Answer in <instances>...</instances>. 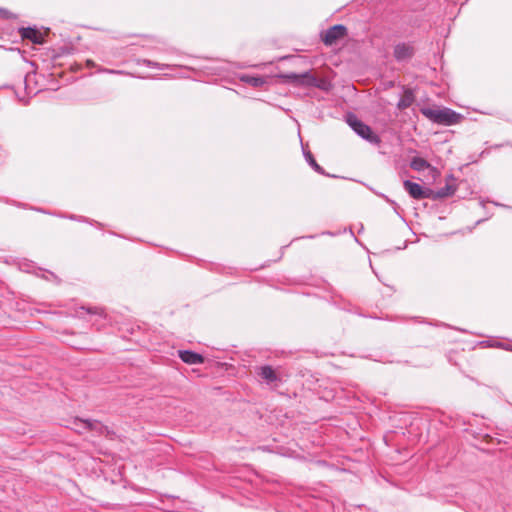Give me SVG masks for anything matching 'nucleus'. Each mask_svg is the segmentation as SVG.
Returning a JSON list of instances; mask_svg holds the SVG:
<instances>
[{
  "instance_id": "obj_1",
  "label": "nucleus",
  "mask_w": 512,
  "mask_h": 512,
  "mask_svg": "<svg viewBox=\"0 0 512 512\" xmlns=\"http://www.w3.org/2000/svg\"><path fill=\"white\" fill-rule=\"evenodd\" d=\"M421 113L433 123L450 126L460 122L462 115L450 108H429L421 109Z\"/></svg>"
},
{
  "instance_id": "obj_2",
  "label": "nucleus",
  "mask_w": 512,
  "mask_h": 512,
  "mask_svg": "<svg viewBox=\"0 0 512 512\" xmlns=\"http://www.w3.org/2000/svg\"><path fill=\"white\" fill-rule=\"evenodd\" d=\"M278 78L282 79L284 83H289L299 87H316L323 88V81L315 77L310 71H306L301 74L297 73H285L279 74Z\"/></svg>"
},
{
  "instance_id": "obj_3",
  "label": "nucleus",
  "mask_w": 512,
  "mask_h": 512,
  "mask_svg": "<svg viewBox=\"0 0 512 512\" xmlns=\"http://www.w3.org/2000/svg\"><path fill=\"white\" fill-rule=\"evenodd\" d=\"M347 123L352 130L364 140L371 144L380 143L379 136L372 131L371 127L359 120L354 114H349L347 116Z\"/></svg>"
},
{
  "instance_id": "obj_4",
  "label": "nucleus",
  "mask_w": 512,
  "mask_h": 512,
  "mask_svg": "<svg viewBox=\"0 0 512 512\" xmlns=\"http://www.w3.org/2000/svg\"><path fill=\"white\" fill-rule=\"evenodd\" d=\"M415 52L413 42H399L393 48V57L399 63L408 62L414 57Z\"/></svg>"
},
{
  "instance_id": "obj_5",
  "label": "nucleus",
  "mask_w": 512,
  "mask_h": 512,
  "mask_svg": "<svg viewBox=\"0 0 512 512\" xmlns=\"http://www.w3.org/2000/svg\"><path fill=\"white\" fill-rule=\"evenodd\" d=\"M347 35V28L342 24H336L330 28H328L323 36L322 40L325 45H333L338 40L344 38Z\"/></svg>"
},
{
  "instance_id": "obj_6",
  "label": "nucleus",
  "mask_w": 512,
  "mask_h": 512,
  "mask_svg": "<svg viewBox=\"0 0 512 512\" xmlns=\"http://www.w3.org/2000/svg\"><path fill=\"white\" fill-rule=\"evenodd\" d=\"M403 186L413 199L421 200L432 197V190L424 189L418 183L412 182L410 180H405L403 182Z\"/></svg>"
},
{
  "instance_id": "obj_7",
  "label": "nucleus",
  "mask_w": 512,
  "mask_h": 512,
  "mask_svg": "<svg viewBox=\"0 0 512 512\" xmlns=\"http://www.w3.org/2000/svg\"><path fill=\"white\" fill-rule=\"evenodd\" d=\"M102 428L103 425L97 420H83L76 418L73 421V429L80 434L90 430L101 432Z\"/></svg>"
},
{
  "instance_id": "obj_8",
  "label": "nucleus",
  "mask_w": 512,
  "mask_h": 512,
  "mask_svg": "<svg viewBox=\"0 0 512 512\" xmlns=\"http://www.w3.org/2000/svg\"><path fill=\"white\" fill-rule=\"evenodd\" d=\"M257 375L268 385L279 381L276 371L270 365H263L256 369Z\"/></svg>"
},
{
  "instance_id": "obj_9",
  "label": "nucleus",
  "mask_w": 512,
  "mask_h": 512,
  "mask_svg": "<svg viewBox=\"0 0 512 512\" xmlns=\"http://www.w3.org/2000/svg\"><path fill=\"white\" fill-rule=\"evenodd\" d=\"M178 356L184 363L189 365L204 363V357L201 354L191 350H179Z\"/></svg>"
},
{
  "instance_id": "obj_10",
  "label": "nucleus",
  "mask_w": 512,
  "mask_h": 512,
  "mask_svg": "<svg viewBox=\"0 0 512 512\" xmlns=\"http://www.w3.org/2000/svg\"><path fill=\"white\" fill-rule=\"evenodd\" d=\"M19 33L23 39H28L34 44H42L43 43V35L36 28L32 27H22L19 29Z\"/></svg>"
},
{
  "instance_id": "obj_11",
  "label": "nucleus",
  "mask_w": 512,
  "mask_h": 512,
  "mask_svg": "<svg viewBox=\"0 0 512 512\" xmlns=\"http://www.w3.org/2000/svg\"><path fill=\"white\" fill-rule=\"evenodd\" d=\"M449 180L454 181L455 180L454 176L449 175L447 178V181H449ZM455 192H456V186L454 184L447 182L444 187L439 188L435 192L434 198L435 199H443V198L450 197V196L454 195Z\"/></svg>"
},
{
  "instance_id": "obj_12",
  "label": "nucleus",
  "mask_w": 512,
  "mask_h": 512,
  "mask_svg": "<svg viewBox=\"0 0 512 512\" xmlns=\"http://www.w3.org/2000/svg\"><path fill=\"white\" fill-rule=\"evenodd\" d=\"M239 80L241 82H244L252 87H255V88H258V87H262L265 83H266V80L264 77L262 76H258V75H248V74H241L239 75Z\"/></svg>"
},
{
  "instance_id": "obj_13",
  "label": "nucleus",
  "mask_w": 512,
  "mask_h": 512,
  "mask_svg": "<svg viewBox=\"0 0 512 512\" xmlns=\"http://www.w3.org/2000/svg\"><path fill=\"white\" fill-rule=\"evenodd\" d=\"M303 155L305 157V160L308 162V164L312 167V169L321 174V175H326V176H329L325 171L324 169L316 162L314 156L312 155V153L308 150H305L303 148Z\"/></svg>"
},
{
  "instance_id": "obj_14",
  "label": "nucleus",
  "mask_w": 512,
  "mask_h": 512,
  "mask_svg": "<svg viewBox=\"0 0 512 512\" xmlns=\"http://www.w3.org/2000/svg\"><path fill=\"white\" fill-rule=\"evenodd\" d=\"M410 167L417 172L424 171L430 167V163L421 157H413L410 161Z\"/></svg>"
},
{
  "instance_id": "obj_15",
  "label": "nucleus",
  "mask_w": 512,
  "mask_h": 512,
  "mask_svg": "<svg viewBox=\"0 0 512 512\" xmlns=\"http://www.w3.org/2000/svg\"><path fill=\"white\" fill-rule=\"evenodd\" d=\"M137 64L145 65V66L151 67V68H158V69H165V68L170 67V65H168V64H160L158 62H154V61H151L148 59H138Z\"/></svg>"
},
{
  "instance_id": "obj_16",
  "label": "nucleus",
  "mask_w": 512,
  "mask_h": 512,
  "mask_svg": "<svg viewBox=\"0 0 512 512\" xmlns=\"http://www.w3.org/2000/svg\"><path fill=\"white\" fill-rule=\"evenodd\" d=\"M413 100L414 98L412 93H406L404 97L400 99L397 106L400 109L408 108L413 103Z\"/></svg>"
},
{
  "instance_id": "obj_17",
  "label": "nucleus",
  "mask_w": 512,
  "mask_h": 512,
  "mask_svg": "<svg viewBox=\"0 0 512 512\" xmlns=\"http://www.w3.org/2000/svg\"><path fill=\"white\" fill-rule=\"evenodd\" d=\"M68 218L75 221L91 223V221L88 218H85L83 216L70 215Z\"/></svg>"
},
{
  "instance_id": "obj_18",
  "label": "nucleus",
  "mask_w": 512,
  "mask_h": 512,
  "mask_svg": "<svg viewBox=\"0 0 512 512\" xmlns=\"http://www.w3.org/2000/svg\"><path fill=\"white\" fill-rule=\"evenodd\" d=\"M0 16H2L3 18L5 19H9L12 17V13H10L8 10L6 9H0Z\"/></svg>"
},
{
  "instance_id": "obj_19",
  "label": "nucleus",
  "mask_w": 512,
  "mask_h": 512,
  "mask_svg": "<svg viewBox=\"0 0 512 512\" xmlns=\"http://www.w3.org/2000/svg\"><path fill=\"white\" fill-rule=\"evenodd\" d=\"M87 312L88 313H93V314H99L101 315L102 314V309H99V308H94V309H87Z\"/></svg>"
},
{
  "instance_id": "obj_20",
  "label": "nucleus",
  "mask_w": 512,
  "mask_h": 512,
  "mask_svg": "<svg viewBox=\"0 0 512 512\" xmlns=\"http://www.w3.org/2000/svg\"><path fill=\"white\" fill-rule=\"evenodd\" d=\"M105 72H108L110 74H123L124 73L121 70H112V69H106Z\"/></svg>"
},
{
  "instance_id": "obj_21",
  "label": "nucleus",
  "mask_w": 512,
  "mask_h": 512,
  "mask_svg": "<svg viewBox=\"0 0 512 512\" xmlns=\"http://www.w3.org/2000/svg\"><path fill=\"white\" fill-rule=\"evenodd\" d=\"M382 197H383V198H384L388 203H390L391 205L396 206V202H395V201H393V200L389 199V198H388L387 196H385V195H382Z\"/></svg>"
},
{
  "instance_id": "obj_22",
  "label": "nucleus",
  "mask_w": 512,
  "mask_h": 512,
  "mask_svg": "<svg viewBox=\"0 0 512 512\" xmlns=\"http://www.w3.org/2000/svg\"><path fill=\"white\" fill-rule=\"evenodd\" d=\"M6 203H10V201H9V200H6ZM11 204L16 205V206H18V207H20V206H21V204L16 203L15 201L11 202Z\"/></svg>"
},
{
  "instance_id": "obj_23",
  "label": "nucleus",
  "mask_w": 512,
  "mask_h": 512,
  "mask_svg": "<svg viewBox=\"0 0 512 512\" xmlns=\"http://www.w3.org/2000/svg\"><path fill=\"white\" fill-rule=\"evenodd\" d=\"M87 64H88L89 66H93V65H94V63H93L91 60H88V61H87Z\"/></svg>"
},
{
  "instance_id": "obj_24",
  "label": "nucleus",
  "mask_w": 512,
  "mask_h": 512,
  "mask_svg": "<svg viewBox=\"0 0 512 512\" xmlns=\"http://www.w3.org/2000/svg\"><path fill=\"white\" fill-rule=\"evenodd\" d=\"M496 346H497V347H504V346H503V344H502V343H500V342H498Z\"/></svg>"
},
{
  "instance_id": "obj_25",
  "label": "nucleus",
  "mask_w": 512,
  "mask_h": 512,
  "mask_svg": "<svg viewBox=\"0 0 512 512\" xmlns=\"http://www.w3.org/2000/svg\"><path fill=\"white\" fill-rule=\"evenodd\" d=\"M27 78H28V75H27V76H25V78H24V83H25V84H26V82H27Z\"/></svg>"
}]
</instances>
